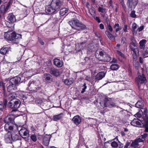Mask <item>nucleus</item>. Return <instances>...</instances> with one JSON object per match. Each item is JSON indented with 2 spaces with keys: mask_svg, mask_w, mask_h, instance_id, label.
Wrapping results in <instances>:
<instances>
[{
  "mask_svg": "<svg viewBox=\"0 0 148 148\" xmlns=\"http://www.w3.org/2000/svg\"><path fill=\"white\" fill-rule=\"evenodd\" d=\"M119 67V65L117 64H112L110 66V69L112 70H116L118 69Z\"/></svg>",
  "mask_w": 148,
  "mask_h": 148,
  "instance_id": "nucleus-33",
  "label": "nucleus"
},
{
  "mask_svg": "<svg viewBox=\"0 0 148 148\" xmlns=\"http://www.w3.org/2000/svg\"><path fill=\"white\" fill-rule=\"evenodd\" d=\"M113 28L116 29V32H117L121 29V27H119V25L118 23H116L113 26Z\"/></svg>",
  "mask_w": 148,
  "mask_h": 148,
  "instance_id": "nucleus-40",
  "label": "nucleus"
},
{
  "mask_svg": "<svg viewBox=\"0 0 148 148\" xmlns=\"http://www.w3.org/2000/svg\"><path fill=\"white\" fill-rule=\"evenodd\" d=\"M28 88L31 90L36 92L39 89L38 83L35 81H30L28 84Z\"/></svg>",
  "mask_w": 148,
  "mask_h": 148,
  "instance_id": "nucleus-5",
  "label": "nucleus"
},
{
  "mask_svg": "<svg viewBox=\"0 0 148 148\" xmlns=\"http://www.w3.org/2000/svg\"><path fill=\"white\" fill-rule=\"evenodd\" d=\"M11 135L12 142L19 140V136L16 133L11 132Z\"/></svg>",
  "mask_w": 148,
  "mask_h": 148,
  "instance_id": "nucleus-24",
  "label": "nucleus"
},
{
  "mask_svg": "<svg viewBox=\"0 0 148 148\" xmlns=\"http://www.w3.org/2000/svg\"><path fill=\"white\" fill-rule=\"evenodd\" d=\"M16 88V86L10 81L9 85L7 89V91L8 92H11L13 90H15Z\"/></svg>",
  "mask_w": 148,
  "mask_h": 148,
  "instance_id": "nucleus-16",
  "label": "nucleus"
},
{
  "mask_svg": "<svg viewBox=\"0 0 148 148\" xmlns=\"http://www.w3.org/2000/svg\"><path fill=\"white\" fill-rule=\"evenodd\" d=\"M131 145L132 147H137L139 145V144L136 140H135L134 141H132Z\"/></svg>",
  "mask_w": 148,
  "mask_h": 148,
  "instance_id": "nucleus-38",
  "label": "nucleus"
},
{
  "mask_svg": "<svg viewBox=\"0 0 148 148\" xmlns=\"http://www.w3.org/2000/svg\"><path fill=\"white\" fill-rule=\"evenodd\" d=\"M104 55V56L103 57V59L102 61L103 62H109L111 60V57L106 53H105Z\"/></svg>",
  "mask_w": 148,
  "mask_h": 148,
  "instance_id": "nucleus-29",
  "label": "nucleus"
},
{
  "mask_svg": "<svg viewBox=\"0 0 148 148\" xmlns=\"http://www.w3.org/2000/svg\"><path fill=\"white\" fill-rule=\"evenodd\" d=\"M138 3V0H128L127 1L128 6L131 10L135 8Z\"/></svg>",
  "mask_w": 148,
  "mask_h": 148,
  "instance_id": "nucleus-9",
  "label": "nucleus"
},
{
  "mask_svg": "<svg viewBox=\"0 0 148 148\" xmlns=\"http://www.w3.org/2000/svg\"><path fill=\"white\" fill-rule=\"evenodd\" d=\"M14 119L13 116H8L5 118L4 122L6 123L4 128L7 131H12L13 129V124Z\"/></svg>",
  "mask_w": 148,
  "mask_h": 148,
  "instance_id": "nucleus-3",
  "label": "nucleus"
},
{
  "mask_svg": "<svg viewBox=\"0 0 148 148\" xmlns=\"http://www.w3.org/2000/svg\"><path fill=\"white\" fill-rule=\"evenodd\" d=\"M27 97L28 96L25 94H22L20 95L21 98L24 101L27 99Z\"/></svg>",
  "mask_w": 148,
  "mask_h": 148,
  "instance_id": "nucleus-42",
  "label": "nucleus"
},
{
  "mask_svg": "<svg viewBox=\"0 0 148 148\" xmlns=\"http://www.w3.org/2000/svg\"><path fill=\"white\" fill-rule=\"evenodd\" d=\"M117 53L120 56H121L122 57H124V54L121 52L119 51H117Z\"/></svg>",
  "mask_w": 148,
  "mask_h": 148,
  "instance_id": "nucleus-55",
  "label": "nucleus"
},
{
  "mask_svg": "<svg viewBox=\"0 0 148 148\" xmlns=\"http://www.w3.org/2000/svg\"><path fill=\"white\" fill-rule=\"evenodd\" d=\"M133 64L136 67H138L139 66V62L138 61H137L136 60L133 61Z\"/></svg>",
  "mask_w": 148,
  "mask_h": 148,
  "instance_id": "nucleus-53",
  "label": "nucleus"
},
{
  "mask_svg": "<svg viewBox=\"0 0 148 148\" xmlns=\"http://www.w3.org/2000/svg\"><path fill=\"white\" fill-rule=\"evenodd\" d=\"M106 34L110 40H114V37L109 32L106 31Z\"/></svg>",
  "mask_w": 148,
  "mask_h": 148,
  "instance_id": "nucleus-37",
  "label": "nucleus"
},
{
  "mask_svg": "<svg viewBox=\"0 0 148 148\" xmlns=\"http://www.w3.org/2000/svg\"><path fill=\"white\" fill-rule=\"evenodd\" d=\"M137 42L135 40H133L132 41L130 44V46H133L136 47L137 45Z\"/></svg>",
  "mask_w": 148,
  "mask_h": 148,
  "instance_id": "nucleus-41",
  "label": "nucleus"
},
{
  "mask_svg": "<svg viewBox=\"0 0 148 148\" xmlns=\"http://www.w3.org/2000/svg\"><path fill=\"white\" fill-rule=\"evenodd\" d=\"M144 27L143 26V25L141 26L139 28H138L137 29V31L138 30L139 32H140L143 29Z\"/></svg>",
  "mask_w": 148,
  "mask_h": 148,
  "instance_id": "nucleus-56",
  "label": "nucleus"
},
{
  "mask_svg": "<svg viewBox=\"0 0 148 148\" xmlns=\"http://www.w3.org/2000/svg\"><path fill=\"white\" fill-rule=\"evenodd\" d=\"M31 139L34 141L36 142L37 140V138L35 134L32 135L31 136Z\"/></svg>",
  "mask_w": 148,
  "mask_h": 148,
  "instance_id": "nucleus-47",
  "label": "nucleus"
},
{
  "mask_svg": "<svg viewBox=\"0 0 148 148\" xmlns=\"http://www.w3.org/2000/svg\"><path fill=\"white\" fill-rule=\"evenodd\" d=\"M139 61L140 63L141 64H143L144 61L143 58L141 57H140L139 58Z\"/></svg>",
  "mask_w": 148,
  "mask_h": 148,
  "instance_id": "nucleus-59",
  "label": "nucleus"
},
{
  "mask_svg": "<svg viewBox=\"0 0 148 148\" xmlns=\"http://www.w3.org/2000/svg\"><path fill=\"white\" fill-rule=\"evenodd\" d=\"M11 4V3L10 1H9L8 2V3L7 5L6 6V7H5L6 8V10H8Z\"/></svg>",
  "mask_w": 148,
  "mask_h": 148,
  "instance_id": "nucleus-58",
  "label": "nucleus"
},
{
  "mask_svg": "<svg viewBox=\"0 0 148 148\" xmlns=\"http://www.w3.org/2000/svg\"><path fill=\"white\" fill-rule=\"evenodd\" d=\"M8 20L11 23H14L15 22L16 20L15 16L12 13L9 14L8 16Z\"/></svg>",
  "mask_w": 148,
  "mask_h": 148,
  "instance_id": "nucleus-25",
  "label": "nucleus"
},
{
  "mask_svg": "<svg viewBox=\"0 0 148 148\" xmlns=\"http://www.w3.org/2000/svg\"><path fill=\"white\" fill-rule=\"evenodd\" d=\"M105 73L104 72L99 73L95 76V79L97 80H100L102 79L105 76Z\"/></svg>",
  "mask_w": 148,
  "mask_h": 148,
  "instance_id": "nucleus-19",
  "label": "nucleus"
},
{
  "mask_svg": "<svg viewBox=\"0 0 148 148\" xmlns=\"http://www.w3.org/2000/svg\"><path fill=\"white\" fill-rule=\"evenodd\" d=\"M130 144V142L127 141L124 146V148H127L129 146Z\"/></svg>",
  "mask_w": 148,
  "mask_h": 148,
  "instance_id": "nucleus-57",
  "label": "nucleus"
},
{
  "mask_svg": "<svg viewBox=\"0 0 148 148\" xmlns=\"http://www.w3.org/2000/svg\"><path fill=\"white\" fill-rule=\"evenodd\" d=\"M135 106L138 108L143 109L144 104L142 101H138L135 104Z\"/></svg>",
  "mask_w": 148,
  "mask_h": 148,
  "instance_id": "nucleus-27",
  "label": "nucleus"
},
{
  "mask_svg": "<svg viewBox=\"0 0 148 148\" xmlns=\"http://www.w3.org/2000/svg\"><path fill=\"white\" fill-rule=\"evenodd\" d=\"M95 19L98 23L101 22V21L99 17L97 16L95 18Z\"/></svg>",
  "mask_w": 148,
  "mask_h": 148,
  "instance_id": "nucleus-60",
  "label": "nucleus"
},
{
  "mask_svg": "<svg viewBox=\"0 0 148 148\" xmlns=\"http://www.w3.org/2000/svg\"><path fill=\"white\" fill-rule=\"evenodd\" d=\"M19 133L24 138H27L29 136L28 131L25 127L21 128L19 131Z\"/></svg>",
  "mask_w": 148,
  "mask_h": 148,
  "instance_id": "nucleus-6",
  "label": "nucleus"
},
{
  "mask_svg": "<svg viewBox=\"0 0 148 148\" xmlns=\"http://www.w3.org/2000/svg\"><path fill=\"white\" fill-rule=\"evenodd\" d=\"M8 101L7 99H5L3 102H0V110H2L4 108H6V106L8 105Z\"/></svg>",
  "mask_w": 148,
  "mask_h": 148,
  "instance_id": "nucleus-21",
  "label": "nucleus"
},
{
  "mask_svg": "<svg viewBox=\"0 0 148 148\" xmlns=\"http://www.w3.org/2000/svg\"><path fill=\"white\" fill-rule=\"evenodd\" d=\"M68 11V9L66 8H63L60 9V15L63 16L65 15Z\"/></svg>",
  "mask_w": 148,
  "mask_h": 148,
  "instance_id": "nucleus-30",
  "label": "nucleus"
},
{
  "mask_svg": "<svg viewBox=\"0 0 148 148\" xmlns=\"http://www.w3.org/2000/svg\"><path fill=\"white\" fill-rule=\"evenodd\" d=\"M106 26H107L108 29L109 31L110 32H112L113 31V29L110 24L107 25Z\"/></svg>",
  "mask_w": 148,
  "mask_h": 148,
  "instance_id": "nucleus-49",
  "label": "nucleus"
},
{
  "mask_svg": "<svg viewBox=\"0 0 148 148\" xmlns=\"http://www.w3.org/2000/svg\"><path fill=\"white\" fill-rule=\"evenodd\" d=\"M105 53L103 51L97 50L95 52V56L96 58L99 60L102 61L104 59L103 57L105 56L104 55Z\"/></svg>",
  "mask_w": 148,
  "mask_h": 148,
  "instance_id": "nucleus-7",
  "label": "nucleus"
},
{
  "mask_svg": "<svg viewBox=\"0 0 148 148\" xmlns=\"http://www.w3.org/2000/svg\"><path fill=\"white\" fill-rule=\"evenodd\" d=\"M51 136L49 135H46L44 136L43 139V144L45 146H47L49 144Z\"/></svg>",
  "mask_w": 148,
  "mask_h": 148,
  "instance_id": "nucleus-14",
  "label": "nucleus"
},
{
  "mask_svg": "<svg viewBox=\"0 0 148 148\" xmlns=\"http://www.w3.org/2000/svg\"><path fill=\"white\" fill-rule=\"evenodd\" d=\"M64 4L63 1L60 0H56L55 2L53 1L50 5L45 7V11L49 14L56 13L63 5Z\"/></svg>",
  "mask_w": 148,
  "mask_h": 148,
  "instance_id": "nucleus-1",
  "label": "nucleus"
},
{
  "mask_svg": "<svg viewBox=\"0 0 148 148\" xmlns=\"http://www.w3.org/2000/svg\"><path fill=\"white\" fill-rule=\"evenodd\" d=\"M11 131H8V132L5 135V140L7 143H12V140L11 135Z\"/></svg>",
  "mask_w": 148,
  "mask_h": 148,
  "instance_id": "nucleus-13",
  "label": "nucleus"
},
{
  "mask_svg": "<svg viewBox=\"0 0 148 148\" xmlns=\"http://www.w3.org/2000/svg\"><path fill=\"white\" fill-rule=\"evenodd\" d=\"M43 78L45 81L47 83H51L53 81L52 76L48 73H45L43 75Z\"/></svg>",
  "mask_w": 148,
  "mask_h": 148,
  "instance_id": "nucleus-8",
  "label": "nucleus"
},
{
  "mask_svg": "<svg viewBox=\"0 0 148 148\" xmlns=\"http://www.w3.org/2000/svg\"><path fill=\"white\" fill-rule=\"evenodd\" d=\"M103 102L105 107L112 108L116 106L114 102L110 101L107 98H106Z\"/></svg>",
  "mask_w": 148,
  "mask_h": 148,
  "instance_id": "nucleus-10",
  "label": "nucleus"
},
{
  "mask_svg": "<svg viewBox=\"0 0 148 148\" xmlns=\"http://www.w3.org/2000/svg\"><path fill=\"white\" fill-rule=\"evenodd\" d=\"M53 63L55 65L58 67H61L62 66V63L59 59H54L53 60Z\"/></svg>",
  "mask_w": 148,
  "mask_h": 148,
  "instance_id": "nucleus-22",
  "label": "nucleus"
},
{
  "mask_svg": "<svg viewBox=\"0 0 148 148\" xmlns=\"http://www.w3.org/2000/svg\"><path fill=\"white\" fill-rule=\"evenodd\" d=\"M138 51V49L137 48H135L134 49L132 50L134 53V54H136L137 51Z\"/></svg>",
  "mask_w": 148,
  "mask_h": 148,
  "instance_id": "nucleus-64",
  "label": "nucleus"
},
{
  "mask_svg": "<svg viewBox=\"0 0 148 148\" xmlns=\"http://www.w3.org/2000/svg\"><path fill=\"white\" fill-rule=\"evenodd\" d=\"M83 87L84 88L82 89V90L81 91V93H84L85 92V90H86V89L87 88V86H86V83H84V85H83Z\"/></svg>",
  "mask_w": 148,
  "mask_h": 148,
  "instance_id": "nucleus-54",
  "label": "nucleus"
},
{
  "mask_svg": "<svg viewBox=\"0 0 148 148\" xmlns=\"http://www.w3.org/2000/svg\"><path fill=\"white\" fill-rule=\"evenodd\" d=\"M130 16L133 18H135L136 17V15L135 14V11L134 10L132 11L130 14Z\"/></svg>",
  "mask_w": 148,
  "mask_h": 148,
  "instance_id": "nucleus-46",
  "label": "nucleus"
},
{
  "mask_svg": "<svg viewBox=\"0 0 148 148\" xmlns=\"http://www.w3.org/2000/svg\"><path fill=\"white\" fill-rule=\"evenodd\" d=\"M127 25H124V28L123 29V31L124 32H127Z\"/></svg>",
  "mask_w": 148,
  "mask_h": 148,
  "instance_id": "nucleus-61",
  "label": "nucleus"
},
{
  "mask_svg": "<svg viewBox=\"0 0 148 148\" xmlns=\"http://www.w3.org/2000/svg\"><path fill=\"white\" fill-rule=\"evenodd\" d=\"M85 79L87 81H90L91 79L90 76H87L86 77Z\"/></svg>",
  "mask_w": 148,
  "mask_h": 148,
  "instance_id": "nucleus-63",
  "label": "nucleus"
},
{
  "mask_svg": "<svg viewBox=\"0 0 148 148\" xmlns=\"http://www.w3.org/2000/svg\"><path fill=\"white\" fill-rule=\"evenodd\" d=\"M137 27V25L135 23H133L132 24V29L133 32L135 31Z\"/></svg>",
  "mask_w": 148,
  "mask_h": 148,
  "instance_id": "nucleus-45",
  "label": "nucleus"
},
{
  "mask_svg": "<svg viewBox=\"0 0 148 148\" xmlns=\"http://www.w3.org/2000/svg\"><path fill=\"white\" fill-rule=\"evenodd\" d=\"M94 50V47L93 46H91L90 45H89L87 49V52L89 54L90 53L92 52Z\"/></svg>",
  "mask_w": 148,
  "mask_h": 148,
  "instance_id": "nucleus-39",
  "label": "nucleus"
},
{
  "mask_svg": "<svg viewBox=\"0 0 148 148\" xmlns=\"http://www.w3.org/2000/svg\"><path fill=\"white\" fill-rule=\"evenodd\" d=\"M65 84L66 85H70L74 82V79L72 78H70L69 79H66L64 81Z\"/></svg>",
  "mask_w": 148,
  "mask_h": 148,
  "instance_id": "nucleus-26",
  "label": "nucleus"
},
{
  "mask_svg": "<svg viewBox=\"0 0 148 148\" xmlns=\"http://www.w3.org/2000/svg\"><path fill=\"white\" fill-rule=\"evenodd\" d=\"M0 14L3 15H4L6 12L8 10H6V8L5 7V5H2L0 8Z\"/></svg>",
  "mask_w": 148,
  "mask_h": 148,
  "instance_id": "nucleus-28",
  "label": "nucleus"
},
{
  "mask_svg": "<svg viewBox=\"0 0 148 148\" xmlns=\"http://www.w3.org/2000/svg\"><path fill=\"white\" fill-rule=\"evenodd\" d=\"M145 115V117L143 119V120L141 121L142 123H143V122H145L146 121H147L148 123V116L147 114H144Z\"/></svg>",
  "mask_w": 148,
  "mask_h": 148,
  "instance_id": "nucleus-48",
  "label": "nucleus"
},
{
  "mask_svg": "<svg viewBox=\"0 0 148 148\" xmlns=\"http://www.w3.org/2000/svg\"><path fill=\"white\" fill-rule=\"evenodd\" d=\"M135 140L138 143H139L143 142H144L142 139L140 138V136L139 137H138Z\"/></svg>",
  "mask_w": 148,
  "mask_h": 148,
  "instance_id": "nucleus-50",
  "label": "nucleus"
},
{
  "mask_svg": "<svg viewBox=\"0 0 148 148\" xmlns=\"http://www.w3.org/2000/svg\"><path fill=\"white\" fill-rule=\"evenodd\" d=\"M141 121L139 122V119H134L131 123V124L134 126L141 125Z\"/></svg>",
  "mask_w": 148,
  "mask_h": 148,
  "instance_id": "nucleus-20",
  "label": "nucleus"
},
{
  "mask_svg": "<svg viewBox=\"0 0 148 148\" xmlns=\"http://www.w3.org/2000/svg\"><path fill=\"white\" fill-rule=\"evenodd\" d=\"M148 134L147 133L144 134H143L141 135L140 136L142 140L144 141L145 139V138L147 136Z\"/></svg>",
  "mask_w": 148,
  "mask_h": 148,
  "instance_id": "nucleus-43",
  "label": "nucleus"
},
{
  "mask_svg": "<svg viewBox=\"0 0 148 148\" xmlns=\"http://www.w3.org/2000/svg\"><path fill=\"white\" fill-rule=\"evenodd\" d=\"M16 95L14 93L10 94L6 97V99H7V100H9L10 101L12 99H16L15 98Z\"/></svg>",
  "mask_w": 148,
  "mask_h": 148,
  "instance_id": "nucleus-31",
  "label": "nucleus"
},
{
  "mask_svg": "<svg viewBox=\"0 0 148 148\" xmlns=\"http://www.w3.org/2000/svg\"><path fill=\"white\" fill-rule=\"evenodd\" d=\"M147 42L146 40L143 39L140 40L139 42V47L140 49H144L145 47V44Z\"/></svg>",
  "mask_w": 148,
  "mask_h": 148,
  "instance_id": "nucleus-23",
  "label": "nucleus"
},
{
  "mask_svg": "<svg viewBox=\"0 0 148 148\" xmlns=\"http://www.w3.org/2000/svg\"><path fill=\"white\" fill-rule=\"evenodd\" d=\"M147 121H146L145 122H143V123H142L143 127L145 128V132H148V123Z\"/></svg>",
  "mask_w": 148,
  "mask_h": 148,
  "instance_id": "nucleus-36",
  "label": "nucleus"
},
{
  "mask_svg": "<svg viewBox=\"0 0 148 148\" xmlns=\"http://www.w3.org/2000/svg\"><path fill=\"white\" fill-rule=\"evenodd\" d=\"M105 23L107 25L110 24V21H109L108 17V16L106 17V18L105 20Z\"/></svg>",
  "mask_w": 148,
  "mask_h": 148,
  "instance_id": "nucleus-52",
  "label": "nucleus"
},
{
  "mask_svg": "<svg viewBox=\"0 0 148 148\" xmlns=\"http://www.w3.org/2000/svg\"><path fill=\"white\" fill-rule=\"evenodd\" d=\"M72 120L75 124L77 125L80 123L81 119L79 115H77L73 117Z\"/></svg>",
  "mask_w": 148,
  "mask_h": 148,
  "instance_id": "nucleus-18",
  "label": "nucleus"
},
{
  "mask_svg": "<svg viewBox=\"0 0 148 148\" xmlns=\"http://www.w3.org/2000/svg\"><path fill=\"white\" fill-rule=\"evenodd\" d=\"M143 58L148 57V51L147 50L145 51L144 53L143 54Z\"/></svg>",
  "mask_w": 148,
  "mask_h": 148,
  "instance_id": "nucleus-51",
  "label": "nucleus"
},
{
  "mask_svg": "<svg viewBox=\"0 0 148 148\" xmlns=\"http://www.w3.org/2000/svg\"><path fill=\"white\" fill-rule=\"evenodd\" d=\"M21 78L20 77H16L11 79L10 81L16 87L21 82Z\"/></svg>",
  "mask_w": 148,
  "mask_h": 148,
  "instance_id": "nucleus-12",
  "label": "nucleus"
},
{
  "mask_svg": "<svg viewBox=\"0 0 148 148\" xmlns=\"http://www.w3.org/2000/svg\"><path fill=\"white\" fill-rule=\"evenodd\" d=\"M73 28L78 31H79L85 29L86 27L82 23H79V20H78L76 26L75 27H73Z\"/></svg>",
  "mask_w": 148,
  "mask_h": 148,
  "instance_id": "nucleus-11",
  "label": "nucleus"
},
{
  "mask_svg": "<svg viewBox=\"0 0 148 148\" xmlns=\"http://www.w3.org/2000/svg\"><path fill=\"white\" fill-rule=\"evenodd\" d=\"M8 51V48H3L0 50V53L3 55L5 54Z\"/></svg>",
  "mask_w": 148,
  "mask_h": 148,
  "instance_id": "nucleus-34",
  "label": "nucleus"
},
{
  "mask_svg": "<svg viewBox=\"0 0 148 148\" xmlns=\"http://www.w3.org/2000/svg\"><path fill=\"white\" fill-rule=\"evenodd\" d=\"M86 40H84V42H81L79 44V45L81 47L80 49L78 50L79 51H80L82 49H83L85 47L86 45Z\"/></svg>",
  "mask_w": 148,
  "mask_h": 148,
  "instance_id": "nucleus-35",
  "label": "nucleus"
},
{
  "mask_svg": "<svg viewBox=\"0 0 148 148\" xmlns=\"http://www.w3.org/2000/svg\"><path fill=\"white\" fill-rule=\"evenodd\" d=\"M4 37L8 40L18 43L22 38L21 34H17L12 30L8 31L5 33Z\"/></svg>",
  "mask_w": 148,
  "mask_h": 148,
  "instance_id": "nucleus-2",
  "label": "nucleus"
},
{
  "mask_svg": "<svg viewBox=\"0 0 148 148\" xmlns=\"http://www.w3.org/2000/svg\"><path fill=\"white\" fill-rule=\"evenodd\" d=\"M78 21V20L77 19L73 20L71 21H70L69 22H70L71 23H72L73 24V26H75L77 23Z\"/></svg>",
  "mask_w": 148,
  "mask_h": 148,
  "instance_id": "nucleus-44",
  "label": "nucleus"
},
{
  "mask_svg": "<svg viewBox=\"0 0 148 148\" xmlns=\"http://www.w3.org/2000/svg\"><path fill=\"white\" fill-rule=\"evenodd\" d=\"M21 102L18 99H11L8 103V107L11 108H17L20 106Z\"/></svg>",
  "mask_w": 148,
  "mask_h": 148,
  "instance_id": "nucleus-4",
  "label": "nucleus"
},
{
  "mask_svg": "<svg viewBox=\"0 0 148 148\" xmlns=\"http://www.w3.org/2000/svg\"><path fill=\"white\" fill-rule=\"evenodd\" d=\"M137 79H138V84L145 83L146 81V77L143 74L141 75H139L138 78H137Z\"/></svg>",
  "mask_w": 148,
  "mask_h": 148,
  "instance_id": "nucleus-17",
  "label": "nucleus"
},
{
  "mask_svg": "<svg viewBox=\"0 0 148 148\" xmlns=\"http://www.w3.org/2000/svg\"><path fill=\"white\" fill-rule=\"evenodd\" d=\"M49 73L51 74L56 77H58L60 75L59 70L54 68H51L50 69Z\"/></svg>",
  "mask_w": 148,
  "mask_h": 148,
  "instance_id": "nucleus-15",
  "label": "nucleus"
},
{
  "mask_svg": "<svg viewBox=\"0 0 148 148\" xmlns=\"http://www.w3.org/2000/svg\"><path fill=\"white\" fill-rule=\"evenodd\" d=\"M143 114H147V113L148 112L147 110V109L146 108H145L143 109Z\"/></svg>",
  "mask_w": 148,
  "mask_h": 148,
  "instance_id": "nucleus-62",
  "label": "nucleus"
},
{
  "mask_svg": "<svg viewBox=\"0 0 148 148\" xmlns=\"http://www.w3.org/2000/svg\"><path fill=\"white\" fill-rule=\"evenodd\" d=\"M62 114H60L58 115H55L53 116V120L54 121H57L61 119L62 117Z\"/></svg>",
  "mask_w": 148,
  "mask_h": 148,
  "instance_id": "nucleus-32",
  "label": "nucleus"
}]
</instances>
